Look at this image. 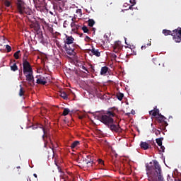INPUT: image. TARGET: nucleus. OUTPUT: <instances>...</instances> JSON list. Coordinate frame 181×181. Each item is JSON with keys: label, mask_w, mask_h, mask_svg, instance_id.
Returning <instances> with one entry per match:
<instances>
[{"label": "nucleus", "mask_w": 181, "mask_h": 181, "mask_svg": "<svg viewBox=\"0 0 181 181\" xmlns=\"http://www.w3.org/2000/svg\"><path fill=\"white\" fill-rule=\"evenodd\" d=\"M147 175H148V181H181L179 179H176L173 174L171 175L168 174L166 178L163 176V173L162 172V168L159 165L158 160H153V165L152 162L149 164L146 165Z\"/></svg>", "instance_id": "obj_1"}, {"label": "nucleus", "mask_w": 181, "mask_h": 181, "mask_svg": "<svg viewBox=\"0 0 181 181\" xmlns=\"http://www.w3.org/2000/svg\"><path fill=\"white\" fill-rule=\"evenodd\" d=\"M23 72L25 80L30 86H35V77H33V69L30 63L26 58L23 59Z\"/></svg>", "instance_id": "obj_2"}, {"label": "nucleus", "mask_w": 181, "mask_h": 181, "mask_svg": "<svg viewBox=\"0 0 181 181\" xmlns=\"http://www.w3.org/2000/svg\"><path fill=\"white\" fill-rule=\"evenodd\" d=\"M15 2L18 13H20V15H32V10L26 8V4L23 0H16Z\"/></svg>", "instance_id": "obj_3"}, {"label": "nucleus", "mask_w": 181, "mask_h": 181, "mask_svg": "<svg viewBox=\"0 0 181 181\" xmlns=\"http://www.w3.org/2000/svg\"><path fill=\"white\" fill-rule=\"evenodd\" d=\"M41 128H42V129L43 131V134H44L42 136V140L44 141V148H47V144H49V141H47V139H48L52 145V146H49V148H50V149L53 150V148H54V146H53V141L52 140V137L47 132V129H45V127H42Z\"/></svg>", "instance_id": "obj_4"}, {"label": "nucleus", "mask_w": 181, "mask_h": 181, "mask_svg": "<svg viewBox=\"0 0 181 181\" xmlns=\"http://www.w3.org/2000/svg\"><path fill=\"white\" fill-rule=\"evenodd\" d=\"M173 39L176 43L181 42V28L178 27L177 29L173 30Z\"/></svg>", "instance_id": "obj_5"}, {"label": "nucleus", "mask_w": 181, "mask_h": 181, "mask_svg": "<svg viewBox=\"0 0 181 181\" xmlns=\"http://www.w3.org/2000/svg\"><path fill=\"white\" fill-rule=\"evenodd\" d=\"M100 122L108 127L114 122V119L111 117H108L107 115H104L100 117Z\"/></svg>", "instance_id": "obj_6"}, {"label": "nucleus", "mask_w": 181, "mask_h": 181, "mask_svg": "<svg viewBox=\"0 0 181 181\" xmlns=\"http://www.w3.org/2000/svg\"><path fill=\"white\" fill-rule=\"evenodd\" d=\"M72 22L71 23V32L74 33H77L79 29H81V25L78 24V22L76 21V18H72Z\"/></svg>", "instance_id": "obj_7"}, {"label": "nucleus", "mask_w": 181, "mask_h": 181, "mask_svg": "<svg viewBox=\"0 0 181 181\" xmlns=\"http://www.w3.org/2000/svg\"><path fill=\"white\" fill-rule=\"evenodd\" d=\"M156 119L159 124H162L163 127H168V122L165 121L166 117L162 115V114H158V117H156Z\"/></svg>", "instance_id": "obj_8"}, {"label": "nucleus", "mask_w": 181, "mask_h": 181, "mask_svg": "<svg viewBox=\"0 0 181 181\" xmlns=\"http://www.w3.org/2000/svg\"><path fill=\"white\" fill-rule=\"evenodd\" d=\"M107 128H110V131H112V132H122V129H121L119 124H114V122L108 126Z\"/></svg>", "instance_id": "obj_9"}, {"label": "nucleus", "mask_w": 181, "mask_h": 181, "mask_svg": "<svg viewBox=\"0 0 181 181\" xmlns=\"http://www.w3.org/2000/svg\"><path fill=\"white\" fill-rule=\"evenodd\" d=\"M122 44H121V41H116L115 45H113V52L115 53H118V52H121L122 50Z\"/></svg>", "instance_id": "obj_10"}, {"label": "nucleus", "mask_w": 181, "mask_h": 181, "mask_svg": "<svg viewBox=\"0 0 181 181\" xmlns=\"http://www.w3.org/2000/svg\"><path fill=\"white\" fill-rule=\"evenodd\" d=\"M117 111L118 109L117 107H112L107 110L106 115H107V117H110V118H112L113 117H115Z\"/></svg>", "instance_id": "obj_11"}, {"label": "nucleus", "mask_w": 181, "mask_h": 181, "mask_svg": "<svg viewBox=\"0 0 181 181\" xmlns=\"http://www.w3.org/2000/svg\"><path fill=\"white\" fill-rule=\"evenodd\" d=\"M64 45H71L74 43V38L71 36L66 35V40L64 41Z\"/></svg>", "instance_id": "obj_12"}, {"label": "nucleus", "mask_w": 181, "mask_h": 181, "mask_svg": "<svg viewBox=\"0 0 181 181\" xmlns=\"http://www.w3.org/2000/svg\"><path fill=\"white\" fill-rule=\"evenodd\" d=\"M90 52L93 54V56H96V57H100V56H101V52H100V50L95 49V48L93 47H92Z\"/></svg>", "instance_id": "obj_13"}, {"label": "nucleus", "mask_w": 181, "mask_h": 181, "mask_svg": "<svg viewBox=\"0 0 181 181\" xmlns=\"http://www.w3.org/2000/svg\"><path fill=\"white\" fill-rule=\"evenodd\" d=\"M65 52L69 54V56H74L76 54V52L73 49H69V47H67V45H65Z\"/></svg>", "instance_id": "obj_14"}, {"label": "nucleus", "mask_w": 181, "mask_h": 181, "mask_svg": "<svg viewBox=\"0 0 181 181\" xmlns=\"http://www.w3.org/2000/svg\"><path fill=\"white\" fill-rule=\"evenodd\" d=\"M37 84H41L42 86H46L47 81L45 80V77H40V78L37 79Z\"/></svg>", "instance_id": "obj_15"}, {"label": "nucleus", "mask_w": 181, "mask_h": 181, "mask_svg": "<svg viewBox=\"0 0 181 181\" xmlns=\"http://www.w3.org/2000/svg\"><path fill=\"white\" fill-rule=\"evenodd\" d=\"M150 115H152V117H156V115H159V109L154 108V110L149 112Z\"/></svg>", "instance_id": "obj_16"}, {"label": "nucleus", "mask_w": 181, "mask_h": 181, "mask_svg": "<svg viewBox=\"0 0 181 181\" xmlns=\"http://www.w3.org/2000/svg\"><path fill=\"white\" fill-rule=\"evenodd\" d=\"M140 147L141 149L146 151V149H149V144L146 142L141 141L140 144Z\"/></svg>", "instance_id": "obj_17"}, {"label": "nucleus", "mask_w": 181, "mask_h": 181, "mask_svg": "<svg viewBox=\"0 0 181 181\" xmlns=\"http://www.w3.org/2000/svg\"><path fill=\"white\" fill-rule=\"evenodd\" d=\"M108 73V66H103L100 70L101 76H104Z\"/></svg>", "instance_id": "obj_18"}, {"label": "nucleus", "mask_w": 181, "mask_h": 181, "mask_svg": "<svg viewBox=\"0 0 181 181\" xmlns=\"http://www.w3.org/2000/svg\"><path fill=\"white\" fill-rule=\"evenodd\" d=\"M60 177L62 179V180L64 181H67L69 180V176L66 175V174L64 173V172H61L60 173Z\"/></svg>", "instance_id": "obj_19"}, {"label": "nucleus", "mask_w": 181, "mask_h": 181, "mask_svg": "<svg viewBox=\"0 0 181 181\" xmlns=\"http://www.w3.org/2000/svg\"><path fill=\"white\" fill-rule=\"evenodd\" d=\"M163 33L165 36H169V35L172 36V35H173V33H172L171 30H166V29L163 30Z\"/></svg>", "instance_id": "obj_20"}, {"label": "nucleus", "mask_w": 181, "mask_h": 181, "mask_svg": "<svg viewBox=\"0 0 181 181\" xmlns=\"http://www.w3.org/2000/svg\"><path fill=\"white\" fill-rule=\"evenodd\" d=\"M25 88L23 87H22V85H20V90H19V96L20 97H23V95H25Z\"/></svg>", "instance_id": "obj_21"}, {"label": "nucleus", "mask_w": 181, "mask_h": 181, "mask_svg": "<svg viewBox=\"0 0 181 181\" xmlns=\"http://www.w3.org/2000/svg\"><path fill=\"white\" fill-rule=\"evenodd\" d=\"M78 145H80V142L78 141H75L71 144V149H74V148H76Z\"/></svg>", "instance_id": "obj_22"}, {"label": "nucleus", "mask_w": 181, "mask_h": 181, "mask_svg": "<svg viewBox=\"0 0 181 181\" xmlns=\"http://www.w3.org/2000/svg\"><path fill=\"white\" fill-rule=\"evenodd\" d=\"M41 6H45V1L42 0L41 3H37L35 4V8L37 9V11L39 9V8H40Z\"/></svg>", "instance_id": "obj_23"}, {"label": "nucleus", "mask_w": 181, "mask_h": 181, "mask_svg": "<svg viewBox=\"0 0 181 181\" xmlns=\"http://www.w3.org/2000/svg\"><path fill=\"white\" fill-rule=\"evenodd\" d=\"M88 25L90 26V28H93L94 25H95V21H94L93 19H89L88 21Z\"/></svg>", "instance_id": "obj_24"}, {"label": "nucleus", "mask_w": 181, "mask_h": 181, "mask_svg": "<svg viewBox=\"0 0 181 181\" xmlns=\"http://www.w3.org/2000/svg\"><path fill=\"white\" fill-rule=\"evenodd\" d=\"M60 97H62V98H63L64 100H67L68 98L67 93H66V92L64 91L60 92Z\"/></svg>", "instance_id": "obj_25"}, {"label": "nucleus", "mask_w": 181, "mask_h": 181, "mask_svg": "<svg viewBox=\"0 0 181 181\" xmlns=\"http://www.w3.org/2000/svg\"><path fill=\"white\" fill-rule=\"evenodd\" d=\"M162 141H163V138L160 137L156 139V144L158 145V146H162Z\"/></svg>", "instance_id": "obj_26"}, {"label": "nucleus", "mask_w": 181, "mask_h": 181, "mask_svg": "<svg viewBox=\"0 0 181 181\" xmlns=\"http://www.w3.org/2000/svg\"><path fill=\"white\" fill-rule=\"evenodd\" d=\"M81 29L83 31V33H90V30H88V28L86 25L81 27Z\"/></svg>", "instance_id": "obj_27"}, {"label": "nucleus", "mask_w": 181, "mask_h": 181, "mask_svg": "<svg viewBox=\"0 0 181 181\" xmlns=\"http://www.w3.org/2000/svg\"><path fill=\"white\" fill-rule=\"evenodd\" d=\"M11 70L12 71H16L18 70V65H16V63H14L11 66Z\"/></svg>", "instance_id": "obj_28"}, {"label": "nucleus", "mask_w": 181, "mask_h": 181, "mask_svg": "<svg viewBox=\"0 0 181 181\" xmlns=\"http://www.w3.org/2000/svg\"><path fill=\"white\" fill-rule=\"evenodd\" d=\"M19 56H21V51H20V50L14 53V54H13V57H14L16 60H18V59H19Z\"/></svg>", "instance_id": "obj_29"}, {"label": "nucleus", "mask_w": 181, "mask_h": 181, "mask_svg": "<svg viewBox=\"0 0 181 181\" xmlns=\"http://www.w3.org/2000/svg\"><path fill=\"white\" fill-rule=\"evenodd\" d=\"M117 98L119 100V101H122V99L124 98V93H118L117 95Z\"/></svg>", "instance_id": "obj_30"}, {"label": "nucleus", "mask_w": 181, "mask_h": 181, "mask_svg": "<svg viewBox=\"0 0 181 181\" xmlns=\"http://www.w3.org/2000/svg\"><path fill=\"white\" fill-rule=\"evenodd\" d=\"M69 112H70V109L64 108L62 115H64V117H66V115H69Z\"/></svg>", "instance_id": "obj_31"}, {"label": "nucleus", "mask_w": 181, "mask_h": 181, "mask_svg": "<svg viewBox=\"0 0 181 181\" xmlns=\"http://www.w3.org/2000/svg\"><path fill=\"white\" fill-rule=\"evenodd\" d=\"M85 163H86V165H88V166H93V163H94V161H93L92 160H85Z\"/></svg>", "instance_id": "obj_32"}, {"label": "nucleus", "mask_w": 181, "mask_h": 181, "mask_svg": "<svg viewBox=\"0 0 181 181\" xmlns=\"http://www.w3.org/2000/svg\"><path fill=\"white\" fill-rule=\"evenodd\" d=\"M11 1H9L8 0H5L4 1V6H6V8H9V6H11Z\"/></svg>", "instance_id": "obj_33"}, {"label": "nucleus", "mask_w": 181, "mask_h": 181, "mask_svg": "<svg viewBox=\"0 0 181 181\" xmlns=\"http://www.w3.org/2000/svg\"><path fill=\"white\" fill-rule=\"evenodd\" d=\"M37 11H39L40 12H46V7L45 6V5L41 7H38V9Z\"/></svg>", "instance_id": "obj_34"}, {"label": "nucleus", "mask_w": 181, "mask_h": 181, "mask_svg": "<svg viewBox=\"0 0 181 181\" xmlns=\"http://www.w3.org/2000/svg\"><path fill=\"white\" fill-rule=\"evenodd\" d=\"M6 49L7 53H10V52H12V47L9 45H6Z\"/></svg>", "instance_id": "obj_35"}, {"label": "nucleus", "mask_w": 181, "mask_h": 181, "mask_svg": "<svg viewBox=\"0 0 181 181\" xmlns=\"http://www.w3.org/2000/svg\"><path fill=\"white\" fill-rule=\"evenodd\" d=\"M151 43L150 42H148L146 45L141 46V50H144V49H146V47H149V46H151Z\"/></svg>", "instance_id": "obj_36"}, {"label": "nucleus", "mask_w": 181, "mask_h": 181, "mask_svg": "<svg viewBox=\"0 0 181 181\" xmlns=\"http://www.w3.org/2000/svg\"><path fill=\"white\" fill-rule=\"evenodd\" d=\"M66 46H67L68 49L70 50L72 49V50H74V46L70 45H64V49H66Z\"/></svg>", "instance_id": "obj_37"}, {"label": "nucleus", "mask_w": 181, "mask_h": 181, "mask_svg": "<svg viewBox=\"0 0 181 181\" xmlns=\"http://www.w3.org/2000/svg\"><path fill=\"white\" fill-rule=\"evenodd\" d=\"M155 132L154 134L158 136V135H160V132L158 129H154Z\"/></svg>", "instance_id": "obj_38"}, {"label": "nucleus", "mask_w": 181, "mask_h": 181, "mask_svg": "<svg viewBox=\"0 0 181 181\" xmlns=\"http://www.w3.org/2000/svg\"><path fill=\"white\" fill-rule=\"evenodd\" d=\"M54 36V37H57V36H60V33L55 32V33H54V35H52Z\"/></svg>", "instance_id": "obj_39"}, {"label": "nucleus", "mask_w": 181, "mask_h": 181, "mask_svg": "<svg viewBox=\"0 0 181 181\" xmlns=\"http://www.w3.org/2000/svg\"><path fill=\"white\" fill-rule=\"evenodd\" d=\"M55 43H56L57 46V47H62V45H60V42L56 40Z\"/></svg>", "instance_id": "obj_40"}, {"label": "nucleus", "mask_w": 181, "mask_h": 181, "mask_svg": "<svg viewBox=\"0 0 181 181\" xmlns=\"http://www.w3.org/2000/svg\"><path fill=\"white\" fill-rule=\"evenodd\" d=\"M159 146L160 147V151L165 152V146H162V144H161V146Z\"/></svg>", "instance_id": "obj_41"}, {"label": "nucleus", "mask_w": 181, "mask_h": 181, "mask_svg": "<svg viewBox=\"0 0 181 181\" xmlns=\"http://www.w3.org/2000/svg\"><path fill=\"white\" fill-rule=\"evenodd\" d=\"M98 164L99 165H104V160H101V159H99L98 160Z\"/></svg>", "instance_id": "obj_42"}, {"label": "nucleus", "mask_w": 181, "mask_h": 181, "mask_svg": "<svg viewBox=\"0 0 181 181\" xmlns=\"http://www.w3.org/2000/svg\"><path fill=\"white\" fill-rule=\"evenodd\" d=\"M56 166H57V168H58V172H59V173H61V172H63V171L62 170V168H60V166H59V165H57V163H56Z\"/></svg>", "instance_id": "obj_43"}, {"label": "nucleus", "mask_w": 181, "mask_h": 181, "mask_svg": "<svg viewBox=\"0 0 181 181\" xmlns=\"http://www.w3.org/2000/svg\"><path fill=\"white\" fill-rule=\"evenodd\" d=\"M130 4H132L134 6V5H135L136 4V0H130Z\"/></svg>", "instance_id": "obj_44"}, {"label": "nucleus", "mask_w": 181, "mask_h": 181, "mask_svg": "<svg viewBox=\"0 0 181 181\" xmlns=\"http://www.w3.org/2000/svg\"><path fill=\"white\" fill-rule=\"evenodd\" d=\"M69 25V21H65L64 22V28H66V25Z\"/></svg>", "instance_id": "obj_45"}, {"label": "nucleus", "mask_w": 181, "mask_h": 181, "mask_svg": "<svg viewBox=\"0 0 181 181\" xmlns=\"http://www.w3.org/2000/svg\"><path fill=\"white\" fill-rule=\"evenodd\" d=\"M49 30L50 33H52V35H54V30H53V28H50L49 29Z\"/></svg>", "instance_id": "obj_46"}, {"label": "nucleus", "mask_w": 181, "mask_h": 181, "mask_svg": "<svg viewBox=\"0 0 181 181\" xmlns=\"http://www.w3.org/2000/svg\"><path fill=\"white\" fill-rule=\"evenodd\" d=\"M83 70H86V71H87V73H88V69H87V68L84 66H82Z\"/></svg>", "instance_id": "obj_47"}, {"label": "nucleus", "mask_w": 181, "mask_h": 181, "mask_svg": "<svg viewBox=\"0 0 181 181\" xmlns=\"http://www.w3.org/2000/svg\"><path fill=\"white\" fill-rule=\"evenodd\" d=\"M35 28H36V29H37L39 28V24H35Z\"/></svg>", "instance_id": "obj_48"}, {"label": "nucleus", "mask_w": 181, "mask_h": 181, "mask_svg": "<svg viewBox=\"0 0 181 181\" xmlns=\"http://www.w3.org/2000/svg\"><path fill=\"white\" fill-rule=\"evenodd\" d=\"M85 39H87V40H90V37L86 36Z\"/></svg>", "instance_id": "obj_49"}, {"label": "nucleus", "mask_w": 181, "mask_h": 181, "mask_svg": "<svg viewBox=\"0 0 181 181\" xmlns=\"http://www.w3.org/2000/svg\"><path fill=\"white\" fill-rule=\"evenodd\" d=\"M33 176H34V177L37 178V174H33Z\"/></svg>", "instance_id": "obj_50"}, {"label": "nucleus", "mask_w": 181, "mask_h": 181, "mask_svg": "<svg viewBox=\"0 0 181 181\" xmlns=\"http://www.w3.org/2000/svg\"><path fill=\"white\" fill-rule=\"evenodd\" d=\"M62 2L63 4H66V2H67V0H63Z\"/></svg>", "instance_id": "obj_51"}, {"label": "nucleus", "mask_w": 181, "mask_h": 181, "mask_svg": "<svg viewBox=\"0 0 181 181\" xmlns=\"http://www.w3.org/2000/svg\"><path fill=\"white\" fill-rule=\"evenodd\" d=\"M112 57H114L115 59H117V55L113 54V55H112Z\"/></svg>", "instance_id": "obj_52"}, {"label": "nucleus", "mask_w": 181, "mask_h": 181, "mask_svg": "<svg viewBox=\"0 0 181 181\" xmlns=\"http://www.w3.org/2000/svg\"><path fill=\"white\" fill-rule=\"evenodd\" d=\"M132 6H134V5H132L129 7V9H132Z\"/></svg>", "instance_id": "obj_53"}, {"label": "nucleus", "mask_w": 181, "mask_h": 181, "mask_svg": "<svg viewBox=\"0 0 181 181\" xmlns=\"http://www.w3.org/2000/svg\"><path fill=\"white\" fill-rule=\"evenodd\" d=\"M155 129H156V128H153L152 132H154V133H155Z\"/></svg>", "instance_id": "obj_54"}, {"label": "nucleus", "mask_w": 181, "mask_h": 181, "mask_svg": "<svg viewBox=\"0 0 181 181\" xmlns=\"http://www.w3.org/2000/svg\"><path fill=\"white\" fill-rule=\"evenodd\" d=\"M125 44L128 45V43H127V38H125Z\"/></svg>", "instance_id": "obj_55"}, {"label": "nucleus", "mask_w": 181, "mask_h": 181, "mask_svg": "<svg viewBox=\"0 0 181 181\" xmlns=\"http://www.w3.org/2000/svg\"><path fill=\"white\" fill-rule=\"evenodd\" d=\"M20 76H22V71H20Z\"/></svg>", "instance_id": "obj_56"}, {"label": "nucleus", "mask_w": 181, "mask_h": 181, "mask_svg": "<svg viewBox=\"0 0 181 181\" xmlns=\"http://www.w3.org/2000/svg\"><path fill=\"white\" fill-rule=\"evenodd\" d=\"M87 158H88V159H90V156H87Z\"/></svg>", "instance_id": "obj_57"}, {"label": "nucleus", "mask_w": 181, "mask_h": 181, "mask_svg": "<svg viewBox=\"0 0 181 181\" xmlns=\"http://www.w3.org/2000/svg\"><path fill=\"white\" fill-rule=\"evenodd\" d=\"M17 169H21V166L17 167Z\"/></svg>", "instance_id": "obj_58"}, {"label": "nucleus", "mask_w": 181, "mask_h": 181, "mask_svg": "<svg viewBox=\"0 0 181 181\" xmlns=\"http://www.w3.org/2000/svg\"><path fill=\"white\" fill-rule=\"evenodd\" d=\"M41 36H42V37H43V34L41 33Z\"/></svg>", "instance_id": "obj_59"}, {"label": "nucleus", "mask_w": 181, "mask_h": 181, "mask_svg": "<svg viewBox=\"0 0 181 181\" xmlns=\"http://www.w3.org/2000/svg\"><path fill=\"white\" fill-rule=\"evenodd\" d=\"M1 13H0V16H1Z\"/></svg>", "instance_id": "obj_60"}, {"label": "nucleus", "mask_w": 181, "mask_h": 181, "mask_svg": "<svg viewBox=\"0 0 181 181\" xmlns=\"http://www.w3.org/2000/svg\"><path fill=\"white\" fill-rule=\"evenodd\" d=\"M152 125H153V124H151V127H152Z\"/></svg>", "instance_id": "obj_61"}, {"label": "nucleus", "mask_w": 181, "mask_h": 181, "mask_svg": "<svg viewBox=\"0 0 181 181\" xmlns=\"http://www.w3.org/2000/svg\"><path fill=\"white\" fill-rule=\"evenodd\" d=\"M45 1V0H42V1Z\"/></svg>", "instance_id": "obj_62"}]
</instances>
